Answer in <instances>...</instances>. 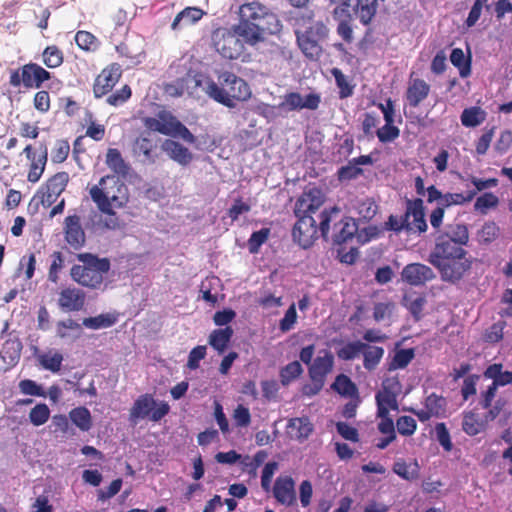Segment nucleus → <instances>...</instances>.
<instances>
[{
  "mask_svg": "<svg viewBox=\"0 0 512 512\" xmlns=\"http://www.w3.org/2000/svg\"><path fill=\"white\" fill-rule=\"evenodd\" d=\"M326 200L325 194L318 188L304 191L296 200L294 215L297 221L292 228V239L301 248H310L321 236L328 241L330 223L334 221L332 249L336 251L341 263L352 264V230L348 218H340V209L336 206L324 208L318 213Z\"/></svg>",
  "mask_w": 512,
  "mask_h": 512,
  "instance_id": "obj_1",
  "label": "nucleus"
},
{
  "mask_svg": "<svg viewBox=\"0 0 512 512\" xmlns=\"http://www.w3.org/2000/svg\"><path fill=\"white\" fill-rule=\"evenodd\" d=\"M76 259L79 263L71 267V279L81 287L100 289L110 271V260L89 252L76 254Z\"/></svg>",
  "mask_w": 512,
  "mask_h": 512,
  "instance_id": "obj_2",
  "label": "nucleus"
},
{
  "mask_svg": "<svg viewBox=\"0 0 512 512\" xmlns=\"http://www.w3.org/2000/svg\"><path fill=\"white\" fill-rule=\"evenodd\" d=\"M206 93L216 102L234 108L235 101H246L250 98L251 89L244 79L224 71L218 75V83L212 80L207 83Z\"/></svg>",
  "mask_w": 512,
  "mask_h": 512,
  "instance_id": "obj_3",
  "label": "nucleus"
},
{
  "mask_svg": "<svg viewBox=\"0 0 512 512\" xmlns=\"http://www.w3.org/2000/svg\"><path fill=\"white\" fill-rule=\"evenodd\" d=\"M143 124L146 129L167 136H178L187 143L193 144L196 137L170 111L160 110L155 117H145Z\"/></svg>",
  "mask_w": 512,
  "mask_h": 512,
  "instance_id": "obj_4",
  "label": "nucleus"
},
{
  "mask_svg": "<svg viewBox=\"0 0 512 512\" xmlns=\"http://www.w3.org/2000/svg\"><path fill=\"white\" fill-rule=\"evenodd\" d=\"M334 367V355L328 349L318 351L317 356L308 367L311 383L304 384L301 391L304 396L317 395L325 385L326 377Z\"/></svg>",
  "mask_w": 512,
  "mask_h": 512,
  "instance_id": "obj_5",
  "label": "nucleus"
},
{
  "mask_svg": "<svg viewBox=\"0 0 512 512\" xmlns=\"http://www.w3.org/2000/svg\"><path fill=\"white\" fill-rule=\"evenodd\" d=\"M116 188L117 193L126 190V186L115 175H106L100 178L98 185H93L89 189L92 201L97 208L104 214L115 215L112 203L118 202L119 196L111 191Z\"/></svg>",
  "mask_w": 512,
  "mask_h": 512,
  "instance_id": "obj_6",
  "label": "nucleus"
},
{
  "mask_svg": "<svg viewBox=\"0 0 512 512\" xmlns=\"http://www.w3.org/2000/svg\"><path fill=\"white\" fill-rule=\"evenodd\" d=\"M69 181L67 172H58L50 177L46 183L41 186L35 196L28 204V211L35 214L39 210V205L48 208L56 202L61 193L65 190Z\"/></svg>",
  "mask_w": 512,
  "mask_h": 512,
  "instance_id": "obj_7",
  "label": "nucleus"
},
{
  "mask_svg": "<svg viewBox=\"0 0 512 512\" xmlns=\"http://www.w3.org/2000/svg\"><path fill=\"white\" fill-rule=\"evenodd\" d=\"M51 78V73L41 65L29 62L18 69L10 70L9 84L14 88L23 86L26 89H39Z\"/></svg>",
  "mask_w": 512,
  "mask_h": 512,
  "instance_id": "obj_8",
  "label": "nucleus"
},
{
  "mask_svg": "<svg viewBox=\"0 0 512 512\" xmlns=\"http://www.w3.org/2000/svg\"><path fill=\"white\" fill-rule=\"evenodd\" d=\"M170 411V406L167 402H160L157 404L151 394L140 395L133 403L129 412V421L137 424L139 420L148 418L153 422H158L164 418Z\"/></svg>",
  "mask_w": 512,
  "mask_h": 512,
  "instance_id": "obj_9",
  "label": "nucleus"
},
{
  "mask_svg": "<svg viewBox=\"0 0 512 512\" xmlns=\"http://www.w3.org/2000/svg\"><path fill=\"white\" fill-rule=\"evenodd\" d=\"M211 39L216 51L226 59H238L244 53L245 47L233 28L219 27L212 32Z\"/></svg>",
  "mask_w": 512,
  "mask_h": 512,
  "instance_id": "obj_10",
  "label": "nucleus"
},
{
  "mask_svg": "<svg viewBox=\"0 0 512 512\" xmlns=\"http://www.w3.org/2000/svg\"><path fill=\"white\" fill-rule=\"evenodd\" d=\"M440 273L444 282L456 283L460 281L464 274L471 268V262L464 258H448V260L428 261Z\"/></svg>",
  "mask_w": 512,
  "mask_h": 512,
  "instance_id": "obj_11",
  "label": "nucleus"
},
{
  "mask_svg": "<svg viewBox=\"0 0 512 512\" xmlns=\"http://www.w3.org/2000/svg\"><path fill=\"white\" fill-rule=\"evenodd\" d=\"M122 73V67L119 63L114 62L104 67L94 80V97L102 98L111 93L121 79Z\"/></svg>",
  "mask_w": 512,
  "mask_h": 512,
  "instance_id": "obj_12",
  "label": "nucleus"
},
{
  "mask_svg": "<svg viewBox=\"0 0 512 512\" xmlns=\"http://www.w3.org/2000/svg\"><path fill=\"white\" fill-rule=\"evenodd\" d=\"M131 147L133 156L142 164H155L159 158L160 151L157 142L149 136L137 137Z\"/></svg>",
  "mask_w": 512,
  "mask_h": 512,
  "instance_id": "obj_13",
  "label": "nucleus"
},
{
  "mask_svg": "<svg viewBox=\"0 0 512 512\" xmlns=\"http://www.w3.org/2000/svg\"><path fill=\"white\" fill-rule=\"evenodd\" d=\"M313 17V11L299 12L293 18L294 27L295 29L302 30V33L307 34V36L311 38H314L318 41L323 40L328 34V29L323 22L314 21Z\"/></svg>",
  "mask_w": 512,
  "mask_h": 512,
  "instance_id": "obj_14",
  "label": "nucleus"
},
{
  "mask_svg": "<svg viewBox=\"0 0 512 512\" xmlns=\"http://www.w3.org/2000/svg\"><path fill=\"white\" fill-rule=\"evenodd\" d=\"M320 95L317 93H310L303 97L298 92L286 93L282 102L279 104V109L285 112H292L301 109L315 110L320 104Z\"/></svg>",
  "mask_w": 512,
  "mask_h": 512,
  "instance_id": "obj_15",
  "label": "nucleus"
},
{
  "mask_svg": "<svg viewBox=\"0 0 512 512\" xmlns=\"http://www.w3.org/2000/svg\"><path fill=\"white\" fill-rule=\"evenodd\" d=\"M86 302V293L75 286L63 287L58 292L57 304L64 312H77L83 309Z\"/></svg>",
  "mask_w": 512,
  "mask_h": 512,
  "instance_id": "obj_16",
  "label": "nucleus"
},
{
  "mask_svg": "<svg viewBox=\"0 0 512 512\" xmlns=\"http://www.w3.org/2000/svg\"><path fill=\"white\" fill-rule=\"evenodd\" d=\"M406 218L408 220L409 233H424L427 231L428 225L425 220L423 200L420 198L406 201Z\"/></svg>",
  "mask_w": 512,
  "mask_h": 512,
  "instance_id": "obj_17",
  "label": "nucleus"
},
{
  "mask_svg": "<svg viewBox=\"0 0 512 512\" xmlns=\"http://www.w3.org/2000/svg\"><path fill=\"white\" fill-rule=\"evenodd\" d=\"M467 252L463 246L456 244L443 236H437L435 246L429 254L428 261L448 260V258H464Z\"/></svg>",
  "mask_w": 512,
  "mask_h": 512,
  "instance_id": "obj_18",
  "label": "nucleus"
},
{
  "mask_svg": "<svg viewBox=\"0 0 512 512\" xmlns=\"http://www.w3.org/2000/svg\"><path fill=\"white\" fill-rule=\"evenodd\" d=\"M402 280L411 286H421L435 278L433 270L422 263H410L401 272Z\"/></svg>",
  "mask_w": 512,
  "mask_h": 512,
  "instance_id": "obj_19",
  "label": "nucleus"
},
{
  "mask_svg": "<svg viewBox=\"0 0 512 512\" xmlns=\"http://www.w3.org/2000/svg\"><path fill=\"white\" fill-rule=\"evenodd\" d=\"M64 238L71 248L78 250L85 245L86 236L78 215H69L64 220Z\"/></svg>",
  "mask_w": 512,
  "mask_h": 512,
  "instance_id": "obj_20",
  "label": "nucleus"
},
{
  "mask_svg": "<svg viewBox=\"0 0 512 512\" xmlns=\"http://www.w3.org/2000/svg\"><path fill=\"white\" fill-rule=\"evenodd\" d=\"M273 495L277 502L284 506H292L296 503L295 481L291 476H280L273 487Z\"/></svg>",
  "mask_w": 512,
  "mask_h": 512,
  "instance_id": "obj_21",
  "label": "nucleus"
},
{
  "mask_svg": "<svg viewBox=\"0 0 512 512\" xmlns=\"http://www.w3.org/2000/svg\"><path fill=\"white\" fill-rule=\"evenodd\" d=\"M350 1L351 0H331L332 3L337 5L334 9V18L339 21L337 31L346 41H350L352 37Z\"/></svg>",
  "mask_w": 512,
  "mask_h": 512,
  "instance_id": "obj_22",
  "label": "nucleus"
},
{
  "mask_svg": "<svg viewBox=\"0 0 512 512\" xmlns=\"http://www.w3.org/2000/svg\"><path fill=\"white\" fill-rule=\"evenodd\" d=\"M237 36L241 39L243 46H255L264 40L259 24L241 20L239 24L232 26Z\"/></svg>",
  "mask_w": 512,
  "mask_h": 512,
  "instance_id": "obj_23",
  "label": "nucleus"
},
{
  "mask_svg": "<svg viewBox=\"0 0 512 512\" xmlns=\"http://www.w3.org/2000/svg\"><path fill=\"white\" fill-rule=\"evenodd\" d=\"M161 150L165 152L171 160L181 166H188L193 160V154L187 147L171 139L163 141Z\"/></svg>",
  "mask_w": 512,
  "mask_h": 512,
  "instance_id": "obj_24",
  "label": "nucleus"
},
{
  "mask_svg": "<svg viewBox=\"0 0 512 512\" xmlns=\"http://www.w3.org/2000/svg\"><path fill=\"white\" fill-rule=\"evenodd\" d=\"M358 354L363 355V364L367 370H373L384 354V349L378 346H372L361 341L354 342V357Z\"/></svg>",
  "mask_w": 512,
  "mask_h": 512,
  "instance_id": "obj_25",
  "label": "nucleus"
},
{
  "mask_svg": "<svg viewBox=\"0 0 512 512\" xmlns=\"http://www.w3.org/2000/svg\"><path fill=\"white\" fill-rule=\"evenodd\" d=\"M313 432V424L308 417L291 418L287 424V433L298 440L307 439Z\"/></svg>",
  "mask_w": 512,
  "mask_h": 512,
  "instance_id": "obj_26",
  "label": "nucleus"
},
{
  "mask_svg": "<svg viewBox=\"0 0 512 512\" xmlns=\"http://www.w3.org/2000/svg\"><path fill=\"white\" fill-rule=\"evenodd\" d=\"M430 86L422 79L410 81L406 98L410 106L417 107L429 94Z\"/></svg>",
  "mask_w": 512,
  "mask_h": 512,
  "instance_id": "obj_27",
  "label": "nucleus"
},
{
  "mask_svg": "<svg viewBox=\"0 0 512 512\" xmlns=\"http://www.w3.org/2000/svg\"><path fill=\"white\" fill-rule=\"evenodd\" d=\"M204 15V11L198 7H186L174 18L171 29L178 30L181 26H189L198 22Z\"/></svg>",
  "mask_w": 512,
  "mask_h": 512,
  "instance_id": "obj_28",
  "label": "nucleus"
},
{
  "mask_svg": "<svg viewBox=\"0 0 512 512\" xmlns=\"http://www.w3.org/2000/svg\"><path fill=\"white\" fill-rule=\"evenodd\" d=\"M233 334L234 331L230 326L215 329L210 333L208 343L214 350L221 354L227 349Z\"/></svg>",
  "mask_w": 512,
  "mask_h": 512,
  "instance_id": "obj_29",
  "label": "nucleus"
},
{
  "mask_svg": "<svg viewBox=\"0 0 512 512\" xmlns=\"http://www.w3.org/2000/svg\"><path fill=\"white\" fill-rule=\"evenodd\" d=\"M439 236H443L450 241L464 246L469 241V232L465 224L453 223L446 225L442 232H439Z\"/></svg>",
  "mask_w": 512,
  "mask_h": 512,
  "instance_id": "obj_30",
  "label": "nucleus"
},
{
  "mask_svg": "<svg viewBox=\"0 0 512 512\" xmlns=\"http://www.w3.org/2000/svg\"><path fill=\"white\" fill-rule=\"evenodd\" d=\"M268 8L263 4L253 1L240 6L239 16L241 20L259 23L263 19Z\"/></svg>",
  "mask_w": 512,
  "mask_h": 512,
  "instance_id": "obj_31",
  "label": "nucleus"
},
{
  "mask_svg": "<svg viewBox=\"0 0 512 512\" xmlns=\"http://www.w3.org/2000/svg\"><path fill=\"white\" fill-rule=\"evenodd\" d=\"M295 35L298 46L304 55L310 59H316L321 52V46L318 44L319 41L302 33L300 29H295Z\"/></svg>",
  "mask_w": 512,
  "mask_h": 512,
  "instance_id": "obj_32",
  "label": "nucleus"
},
{
  "mask_svg": "<svg viewBox=\"0 0 512 512\" xmlns=\"http://www.w3.org/2000/svg\"><path fill=\"white\" fill-rule=\"evenodd\" d=\"M69 419L81 431L87 432L93 426L91 413L85 406H79L69 411Z\"/></svg>",
  "mask_w": 512,
  "mask_h": 512,
  "instance_id": "obj_33",
  "label": "nucleus"
},
{
  "mask_svg": "<svg viewBox=\"0 0 512 512\" xmlns=\"http://www.w3.org/2000/svg\"><path fill=\"white\" fill-rule=\"evenodd\" d=\"M398 395L380 390L376 393L377 415H387L389 410L397 411L399 409Z\"/></svg>",
  "mask_w": 512,
  "mask_h": 512,
  "instance_id": "obj_34",
  "label": "nucleus"
},
{
  "mask_svg": "<svg viewBox=\"0 0 512 512\" xmlns=\"http://www.w3.org/2000/svg\"><path fill=\"white\" fill-rule=\"evenodd\" d=\"M392 470L399 477L407 481H413L419 478L420 468L417 461L407 463L402 459H398L394 462Z\"/></svg>",
  "mask_w": 512,
  "mask_h": 512,
  "instance_id": "obj_35",
  "label": "nucleus"
},
{
  "mask_svg": "<svg viewBox=\"0 0 512 512\" xmlns=\"http://www.w3.org/2000/svg\"><path fill=\"white\" fill-rule=\"evenodd\" d=\"M105 163L117 175L125 176L129 171V165L116 148H109L107 150Z\"/></svg>",
  "mask_w": 512,
  "mask_h": 512,
  "instance_id": "obj_36",
  "label": "nucleus"
},
{
  "mask_svg": "<svg viewBox=\"0 0 512 512\" xmlns=\"http://www.w3.org/2000/svg\"><path fill=\"white\" fill-rule=\"evenodd\" d=\"M22 343L17 337H9L2 345L1 355L10 364L16 363L21 355Z\"/></svg>",
  "mask_w": 512,
  "mask_h": 512,
  "instance_id": "obj_37",
  "label": "nucleus"
},
{
  "mask_svg": "<svg viewBox=\"0 0 512 512\" xmlns=\"http://www.w3.org/2000/svg\"><path fill=\"white\" fill-rule=\"evenodd\" d=\"M402 304L411 313L415 321H419L422 317L426 299L416 293L406 294L403 297Z\"/></svg>",
  "mask_w": 512,
  "mask_h": 512,
  "instance_id": "obj_38",
  "label": "nucleus"
},
{
  "mask_svg": "<svg viewBox=\"0 0 512 512\" xmlns=\"http://www.w3.org/2000/svg\"><path fill=\"white\" fill-rule=\"evenodd\" d=\"M485 424L479 419L478 415L472 411L463 413L462 429L469 436H475L481 433Z\"/></svg>",
  "mask_w": 512,
  "mask_h": 512,
  "instance_id": "obj_39",
  "label": "nucleus"
},
{
  "mask_svg": "<svg viewBox=\"0 0 512 512\" xmlns=\"http://www.w3.org/2000/svg\"><path fill=\"white\" fill-rule=\"evenodd\" d=\"M47 148H44V151L40 156H38L37 160L31 161L29 165V171L27 174V180L31 183H36L42 177L45 166L47 163Z\"/></svg>",
  "mask_w": 512,
  "mask_h": 512,
  "instance_id": "obj_40",
  "label": "nucleus"
},
{
  "mask_svg": "<svg viewBox=\"0 0 512 512\" xmlns=\"http://www.w3.org/2000/svg\"><path fill=\"white\" fill-rule=\"evenodd\" d=\"M51 264L48 269V281L58 284L60 281V273L65 267V258L60 251H54L51 254Z\"/></svg>",
  "mask_w": 512,
  "mask_h": 512,
  "instance_id": "obj_41",
  "label": "nucleus"
},
{
  "mask_svg": "<svg viewBox=\"0 0 512 512\" xmlns=\"http://www.w3.org/2000/svg\"><path fill=\"white\" fill-rule=\"evenodd\" d=\"M42 58L45 66L53 69L62 65L64 61V54L56 45H50L44 49Z\"/></svg>",
  "mask_w": 512,
  "mask_h": 512,
  "instance_id": "obj_42",
  "label": "nucleus"
},
{
  "mask_svg": "<svg viewBox=\"0 0 512 512\" xmlns=\"http://www.w3.org/2000/svg\"><path fill=\"white\" fill-rule=\"evenodd\" d=\"M355 209L357 210L358 221H368L377 214L378 207L373 199L366 197L357 201Z\"/></svg>",
  "mask_w": 512,
  "mask_h": 512,
  "instance_id": "obj_43",
  "label": "nucleus"
},
{
  "mask_svg": "<svg viewBox=\"0 0 512 512\" xmlns=\"http://www.w3.org/2000/svg\"><path fill=\"white\" fill-rule=\"evenodd\" d=\"M259 27L261 28V32L268 33V34H278L282 30V24L281 21L278 19L277 15L268 10L266 11L264 17L260 22L258 23Z\"/></svg>",
  "mask_w": 512,
  "mask_h": 512,
  "instance_id": "obj_44",
  "label": "nucleus"
},
{
  "mask_svg": "<svg viewBox=\"0 0 512 512\" xmlns=\"http://www.w3.org/2000/svg\"><path fill=\"white\" fill-rule=\"evenodd\" d=\"M117 321V318L112 314H100L95 317L84 318L82 324L90 329H101L109 328L113 326Z\"/></svg>",
  "mask_w": 512,
  "mask_h": 512,
  "instance_id": "obj_45",
  "label": "nucleus"
},
{
  "mask_svg": "<svg viewBox=\"0 0 512 512\" xmlns=\"http://www.w3.org/2000/svg\"><path fill=\"white\" fill-rule=\"evenodd\" d=\"M303 373V368L299 361L288 363L280 370V381L286 386L297 379Z\"/></svg>",
  "mask_w": 512,
  "mask_h": 512,
  "instance_id": "obj_46",
  "label": "nucleus"
},
{
  "mask_svg": "<svg viewBox=\"0 0 512 512\" xmlns=\"http://www.w3.org/2000/svg\"><path fill=\"white\" fill-rule=\"evenodd\" d=\"M485 119V113L479 107L464 109L461 114V122L466 127H476Z\"/></svg>",
  "mask_w": 512,
  "mask_h": 512,
  "instance_id": "obj_47",
  "label": "nucleus"
},
{
  "mask_svg": "<svg viewBox=\"0 0 512 512\" xmlns=\"http://www.w3.org/2000/svg\"><path fill=\"white\" fill-rule=\"evenodd\" d=\"M75 42L81 50L88 52L95 51L99 46L98 39L91 32L84 30L76 33Z\"/></svg>",
  "mask_w": 512,
  "mask_h": 512,
  "instance_id": "obj_48",
  "label": "nucleus"
},
{
  "mask_svg": "<svg viewBox=\"0 0 512 512\" xmlns=\"http://www.w3.org/2000/svg\"><path fill=\"white\" fill-rule=\"evenodd\" d=\"M132 96V89L125 84L120 89L112 92L106 98V103L113 107H118L126 103Z\"/></svg>",
  "mask_w": 512,
  "mask_h": 512,
  "instance_id": "obj_49",
  "label": "nucleus"
},
{
  "mask_svg": "<svg viewBox=\"0 0 512 512\" xmlns=\"http://www.w3.org/2000/svg\"><path fill=\"white\" fill-rule=\"evenodd\" d=\"M451 63L459 69L461 77H467L470 74V63L466 59L464 52L460 48L452 50L450 55Z\"/></svg>",
  "mask_w": 512,
  "mask_h": 512,
  "instance_id": "obj_50",
  "label": "nucleus"
},
{
  "mask_svg": "<svg viewBox=\"0 0 512 512\" xmlns=\"http://www.w3.org/2000/svg\"><path fill=\"white\" fill-rule=\"evenodd\" d=\"M395 303L393 301H385V302H378L374 305L373 308V318L376 322H381L386 319H389L394 310H395Z\"/></svg>",
  "mask_w": 512,
  "mask_h": 512,
  "instance_id": "obj_51",
  "label": "nucleus"
},
{
  "mask_svg": "<svg viewBox=\"0 0 512 512\" xmlns=\"http://www.w3.org/2000/svg\"><path fill=\"white\" fill-rule=\"evenodd\" d=\"M270 236L269 228H262L251 234L248 239V249L252 254L258 253L260 247L268 240Z\"/></svg>",
  "mask_w": 512,
  "mask_h": 512,
  "instance_id": "obj_52",
  "label": "nucleus"
},
{
  "mask_svg": "<svg viewBox=\"0 0 512 512\" xmlns=\"http://www.w3.org/2000/svg\"><path fill=\"white\" fill-rule=\"evenodd\" d=\"M50 417V410L44 403L37 404L31 409L29 413L30 422L34 426H41L45 424Z\"/></svg>",
  "mask_w": 512,
  "mask_h": 512,
  "instance_id": "obj_53",
  "label": "nucleus"
},
{
  "mask_svg": "<svg viewBox=\"0 0 512 512\" xmlns=\"http://www.w3.org/2000/svg\"><path fill=\"white\" fill-rule=\"evenodd\" d=\"M475 192H470L467 196L462 193H447L443 194V198L441 203H439V207L446 208L452 205H460L466 202H469L473 199Z\"/></svg>",
  "mask_w": 512,
  "mask_h": 512,
  "instance_id": "obj_54",
  "label": "nucleus"
},
{
  "mask_svg": "<svg viewBox=\"0 0 512 512\" xmlns=\"http://www.w3.org/2000/svg\"><path fill=\"white\" fill-rule=\"evenodd\" d=\"M70 152V145L67 140H57L51 151V160L53 163H63Z\"/></svg>",
  "mask_w": 512,
  "mask_h": 512,
  "instance_id": "obj_55",
  "label": "nucleus"
},
{
  "mask_svg": "<svg viewBox=\"0 0 512 512\" xmlns=\"http://www.w3.org/2000/svg\"><path fill=\"white\" fill-rule=\"evenodd\" d=\"M445 405V399L436 394L429 395L425 400V407L430 411V414H433L436 417L444 414Z\"/></svg>",
  "mask_w": 512,
  "mask_h": 512,
  "instance_id": "obj_56",
  "label": "nucleus"
},
{
  "mask_svg": "<svg viewBox=\"0 0 512 512\" xmlns=\"http://www.w3.org/2000/svg\"><path fill=\"white\" fill-rule=\"evenodd\" d=\"M414 358L413 349H401L397 351L390 364V369L405 368Z\"/></svg>",
  "mask_w": 512,
  "mask_h": 512,
  "instance_id": "obj_57",
  "label": "nucleus"
},
{
  "mask_svg": "<svg viewBox=\"0 0 512 512\" xmlns=\"http://www.w3.org/2000/svg\"><path fill=\"white\" fill-rule=\"evenodd\" d=\"M499 236V227L494 222H486L478 232L479 240L483 243H491Z\"/></svg>",
  "mask_w": 512,
  "mask_h": 512,
  "instance_id": "obj_58",
  "label": "nucleus"
},
{
  "mask_svg": "<svg viewBox=\"0 0 512 512\" xmlns=\"http://www.w3.org/2000/svg\"><path fill=\"white\" fill-rule=\"evenodd\" d=\"M63 357L60 353L44 354L40 357V363L43 368L51 372H58L61 368Z\"/></svg>",
  "mask_w": 512,
  "mask_h": 512,
  "instance_id": "obj_59",
  "label": "nucleus"
},
{
  "mask_svg": "<svg viewBox=\"0 0 512 512\" xmlns=\"http://www.w3.org/2000/svg\"><path fill=\"white\" fill-rule=\"evenodd\" d=\"M33 105L38 112L42 114L47 113L51 106L49 93L46 90H39L36 92L33 99Z\"/></svg>",
  "mask_w": 512,
  "mask_h": 512,
  "instance_id": "obj_60",
  "label": "nucleus"
},
{
  "mask_svg": "<svg viewBox=\"0 0 512 512\" xmlns=\"http://www.w3.org/2000/svg\"><path fill=\"white\" fill-rule=\"evenodd\" d=\"M396 427L401 435L411 436L417 428V423L415 419L410 416H401L397 419Z\"/></svg>",
  "mask_w": 512,
  "mask_h": 512,
  "instance_id": "obj_61",
  "label": "nucleus"
},
{
  "mask_svg": "<svg viewBox=\"0 0 512 512\" xmlns=\"http://www.w3.org/2000/svg\"><path fill=\"white\" fill-rule=\"evenodd\" d=\"M331 388L341 395L352 396V380L344 374H340L336 377Z\"/></svg>",
  "mask_w": 512,
  "mask_h": 512,
  "instance_id": "obj_62",
  "label": "nucleus"
},
{
  "mask_svg": "<svg viewBox=\"0 0 512 512\" xmlns=\"http://www.w3.org/2000/svg\"><path fill=\"white\" fill-rule=\"evenodd\" d=\"M233 420L237 427H247L251 423V414L247 407L242 404L237 405L233 412Z\"/></svg>",
  "mask_w": 512,
  "mask_h": 512,
  "instance_id": "obj_63",
  "label": "nucleus"
},
{
  "mask_svg": "<svg viewBox=\"0 0 512 512\" xmlns=\"http://www.w3.org/2000/svg\"><path fill=\"white\" fill-rule=\"evenodd\" d=\"M297 321V311L295 304H291L286 310L284 317L280 320L279 328L282 332L290 331Z\"/></svg>",
  "mask_w": 512,
  "mask_h": 512,
  "instance_id": "obj_64",
  "label": "nucleus"
}]
</instances>
